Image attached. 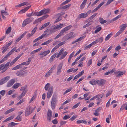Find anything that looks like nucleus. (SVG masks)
Returning a JSON list of instances; mask_svg holds the SVG:
<instances>
[{
    "label": "nucleus",
    "instance_id": "37",
    "mask_svg": "<svg viewBox=\"0 0 127 127\" xmlns=\"http://www.w3.org/2000/svg\"><path fill=\"white\" fill-rule=\"evenodd\" d=\"M14 117V116H11L9 117L8 118L6 119L5 120H4L2 122L3 123L9 121L11 120Z\"/></svg>",
    "mask_w": 127,
    "mask_h": 127
},
{
    "label": "nucleus",
    "instance_id": "15",
    "mask_svg": "<svg viewBox=\"0 0 127 127\" xmlns=\"http://www.w3.org/2000/svg\"><path fill=\"white\" fill-rule=\"evenodd\" d=\"M31 5H29L26 7H25L24 9L21 10L18 12V13L19 14H21L25 13L31 7Z\"/></svg>",
    "mask_w": 127,
    "mask_h": 127
},
{
    "label": "nucleus",
    "instance_id": "40",
    "mask_svg": "<svg viewBox=\"0 0 127 127\" xmlns=\"http://www.w3.org/2000/svg\"><path fill=\"white\" fill-rule=\"evenodd\" d=\"M46 35V33L43 34L39 36L38 38H36L37 41L42 39Z\"/></svg>",
    "mask_w": 127,
    "mask_h": 127
},
{
    "label": "nucleus",
    "instance_id": "14",
    "mask_svg": "<svg viewBox=\"0 0 127 127\" xmlns=\"http://www.w3.org/2000/svg\"><path fill=\"white\" fill-rule=\"evenodd\" d=\"M15 82V80L14 79H12L9 81L7 83V87H9L12 86Z\"/></svg>",
    "mask_w": 127,
    "mask_h": 127
},
{
    "label": "nucleus",
    "instance_id": "35",
    "mask_svg": "<svg viewBox=\"0 0 127 127\" xmlns=\"http://www.w3.org/2000/svg\"><path fill=\"white\" fill-rule=\"evenodd\" d=\"M68 52H67L65 51L62 56L59 58L60 60H62L64 58V57L67 55Z\"/></svg>",
    "mask_w": 127,
    "mask_h": 127
},
{
    "label": "nucleus",
    "instance_id": "64",
    "mask_svg": "<svg viewBox=\"0 0 127 127\" xmlns=\"http://www.w3.org/2000/svg\"><path fill=\"white\" fill-rule=\"evenodd\" d=\"M121 48V47L120 45H119L117 46L115 49V50L116 51H118Z\"/></svg>",
    "mask_w": 127,
    "mask_h": 127
},
{
    "label": "nucleus",
    "instance_id": "48",
    "mask_svg": "<svg viewBox=\"0 0 127 127\" xmlns=\"http://www.w3.org/2000/svg\"><path fill=\"white\" fill-rule=\"evenodd\" d=\"M80 103V102H79L74 105L72 108V109H74L77 108L78 106L79 105Z\"/></svg>",
    "mask_w": 127,
    "mask_h": 127
},
{
    "label": "nucleus",
    "instance_id": "8",
    "mask_svg": "<svg viewBox=\"0 0 127 127\" xmlns=\"http://www.w3.org/2000/svg\"><path fill=\"white\" fill-rule=\"evenodd\" d=\"M10 78V76H7L2 78L0 80V85H2L7 82Z\"/></svg>",
    "mask_w": 127,
    "mask_h": 127
},
{
    "label": "nucleus",
    "instance_id": "51",
    "mask_svg": "<svg viewBox=\"0 0 127 127\" xmlns=\"http://www.w3.org/2000/svg\"><path fill=\"white\" fill-rule=\"evenodd\" d=\"M35 14L34 13H33V12H32L31 13H28L26 14V16L28 17H31L32 16L34 15V14Z\"/></svg>",
    "mask_w": 127,
    "mask_h": 127
},
{
    "label": "nucleus",
    "instance_id": "22",
    "mask_svg": "<svg viewBox=\"0 0 127 127\" xmlns=\"http://www.w3.org/2000/svg\"><path fill=\"white\" fill-rule=\"evenodd\" d=\"M50 22H48L43 25L42 27L39 28V29L40 30H41L47 27L49 25H50Z\"/></svg>",
    "mask_w": 127,
    "mask_h": 127
},
{
    "label": "nucleus",
    "instance_id": "12",
    "mask_svg": "<svg viewBox=\"0 0 127 127\" xmlns=\"http://www.w3.org/2000/svg\"><path fill=\"white\" fill-rule=\"evenodd\" d=\"M74 32H71L65 35L64 37H67V40H68L69 39H71L74 38L75 36L73 35Z\"/></svg>",
    "mask_w": 127,
    "mask_h": 127
},
{
    "label": "nucleus",
    "instance_id": "55",
    "mask_svg": "<svg viewBox=\"0 0 127 127\" xmlns=\"http://www.w3.org/2000/svg\"><path fill=\"white\" fill-rule=\"evenodd\" d=\"M18 124V123H16L13 122L9 124V125H11L10 127H12L13 126H15V125Z\"/></svg>",
    "mask_w": 127,
    "mask_h": 127
},
{
    "label": "nucleus",
    "instance_id": "44",
    "mask_svg": "<svg viewBox=\"0 0 127 127\" xmlns=\"http://www.w3.org/2000/svg\"><path fill=\"white\" fill-rule=\"evenodd\" d=\"M20 68H22L21 66V64H19L16 65L15 67H14L12 68V70H16L17 69H18Z\"/></svg>",
    "mask_w": 127,
    "mask_h": 127
},
{
    "label": "nucleus",
    "instance_id": "32",
    "mask_svg": "<svg viewBox=\"0 0 127 127\" xmlns=\"http://www.w3.org/2000/svg\"><path fill=\"white\" fill-rule=\"evenodd\" d=\"M52 72V70L51 69H50L48 72L45 75V77H48L51 75Z\"/></svg>",
    "mask_w": 127,
    "mask_h": 127
},
{
    "label": "nucleus",
    "instance_id": "18",
    "mask_svg": "<svg viewBox=\"0 0 127 127\" xmlns=\"http://www.w3.org/2000/svg\"><path fill=\"white\" fill-rule=\"evenodd\" d=\"M104 1H103L100 3L96 8L94 9L93 10L92 12H94L98 10L99 9L101 6L104 3Z\"/></svg>",
    "mask_w": 127,
    "mask_h": 127
},
{
    "label": "nucleus",
    "instance_id": "11",
    "mask_svg": "<svg viewBox=\"0 0 127 127\" xmlns=\"http://www.w3.org/2000/svg\"><path fill=\"white\" fill-rule=\"evenodd\" d=\"M72 27V26L71 25L68 26L62 29L61 32L63 33V34L64 35V33H66V31L69 30Z\"/></svg>",
    "mask_w": 127,
    "mask_h": 127
},
{
    "label": "nucleus",
    "instance_id": "6",
    "mask_svg": "<svg viewBox=\"0 0 127 127\" xmlns=\"http://www.w3.org/2000/svg\"><path fill=\"white\" fill-rule=\"evenodd\" d=\"M50 52V50H49L41 52L39 54V55L40 56V59H42L44 57L46 56L48 54H49Z\"/></svg>",
    "mask_w": 127,
    "mask_h": 127
},
{
    "label": "nucleus",
    "instance_id": "56",
    "mask_svg": "<svg viewBox=\"0 0 127 127\" xmlns=\"http://www.w3.org/2000/svg\"><path fill=\"white\" fill-rule=\"evenodd\" d=\"M101 29V27H98L96 29L95 31V33H97Z\"/></svg>",
    "mask_w": 127,
    "mask_h": 127
},
{
    "label": "nucleus",
    "instance_id": "10",
    "mask_svg": "<svg viewBox=\"0 0 127 127\" xmlns=\"http://www.w3.org/2000/svg\"><path fill=\"white\" fill-rule=\"evenodd\" d=\"M63 65V63H60L57 66L56 74L57 75H59L60 74L61 70Z\"/></svg>",
    "mask_w": 127,
    "mask_h": 127
},
{
    "label": "nucleus",
    "instance_id": "16",
    "mask_svg": "<svg viewBox=\"0 0 127 127\" xmlns=\"http://www.w3.org/2000/svg\"><path fill=\"white\" fill-rule=\"evenodd\" d=\"M106 81L104 79L97 80V84L99 86H103L105 83Z\"/></svg>",
    "mask_w": 127,
    "mask_h": 127
},
{
    "label": "nucleus",
    "instance_id": "4",
    "mask_svg": "<svg viewBox=\"0 0 127 127\" xmlns=\"http://www.w3.org/2000/svg\"><path fill=\"white\" fill-rule=\"evenodd\" d=\"M16 74L19 77H25L28 75V72L27 70H20L17 71Z\"/></svg>",
    "mask_w": 127,
    "mask_h": 127
},
{
    "label": "nucleus",
    "instance_id": "31",
    "mask_svg": "<svg viewBox=\"0 0 127 127\" xmlns=\"http://www.w3.org/2000/svg\"><path fill=\"white\" fill-rule=\"evenodd\" d=\"M89 83L92 85H94L97 84V80L96 81L94 79L92 80V81H90Z\"/></svg>",
    "mask_w": 127,
    "mask_h": 127
},
{
    "label": "nucleus",
    "instance_id": "49",
    "mask_svg": "<svg viewBox=\"0 0 127 127\" xmlns=\"http://www.w3.org/2000/svg\"><path fill=\"white\" fill-rule=\"evenodd\" d=\"M98 42L100 43H101L103 40V38L102 37H101L100 38H99L97 39Z\"/></svg>",
    "mask_w": 127,
    "mask_h": 127
},
{
    "label": "nucleus",
    "instance_id": "47",
    "mask_svg": "<svg viewBox=\"0 0 127 127\" xmlns=\"http://www.w3.org/2000/svg\"><path fill=\"white\" fill-rule=\"evenodd\" d=\"M11 27H10L7 29L6 32V33L7 34H9L11 32Z\"/></svg>",
    "mask_w": 127,
    "mask_h": 127
},
{
    "label": "nucleus",
    "instance_id": "39",
    "mask_svg": "<svg viewBox=\"0 0 127 127\" xmlns=\"http://www.w3.org/2000/svg\"><path fill=\"white\" fill-rule=\"evenodd\" d=\"M99 22L101 24H104L107 21L104 20L102 18L100 17L99 18Z\"/></svg>",
    "mask_w": 127,
    "mask_h": 127
},
{
    "label": "nucleus",
    "instance_id": "38",
    "mask_svg": "<svg viewBox=\"0 0 127 127\" xmlns=\"http://www.w3.org/2000/svg\"><path fill=\"white\" fill-rule=\"evenodd\" d=\"M113 34L112 32L110 33L109 34H108L106 37L105 40L106 41L108 40L112 36Z\"/></svg>",
    "mask_w": 127,
    "mask_h": 127
},
{
    "label": "nucleus",
    "instance_id": "7",
    "mask_svg": "<svg viewBox=\"0 0 127 127\" xmlns=\"http://www.w3.org/2000/svg\"><path fill=\"white\" fill-rule=\"evenodd\" d=\"M53 86H51L47 94V97L48 98H50L53 93Z\"/></svg>",
    "mask_w": 127,
    "mask_h": 127
},
{
    "label": "nucleus",
    "instance_id": "29",
    "mask_svg": "<svg viewBox=\"0 0 127 127\" xmlns=\"http://www.w3.org/2000/svg\"><path fill=\"white\" fill-rule=\"evenodd\" d=\"M20 90L22 91V92H24V93H26L28 91L27 88L25 86L22 87L20 89Z\"/></svg>",
    "mask_w": 127,
    "mask_h": 127
},
{
    "label": "nucleus",
    "instance_id": "21",
    "mask_svg": "<svg viewBox=\"0 0 127 127\" xmlns=\"http://www.w3.org/2000/svg\"><path fill=\"white\" fill-rule=\"evenodd\" d=\"M87 16V14L82 13L79 15L78 17L79 18H85Z\"/></svg>",
    "mask_w": 127,
    "mask_h": 127
},
{
    "label": "nucleus",
    "instance_id": "62",
    "mask_svg": "<svg viewBox=\"0 0 127 127\" xmlns=\"http://www.w3.org/2000/svg\"><path fill=\"white\" fill-rule=\"evenodd\" d=\"M70 6V4H68V5H66L64 6H63L62 7V9H65L69 7Z\"/></svg>",
    "mask_w": 127,
    "mask_h": 127
},
{
    "label": "nucleus",
    "instance_id": "34",
    "mask_svg": "<svg viewBox=\"0 0 127 127\" xmlns=\"http://www.w3.org/2000/svg\"><path fill=\"white\" fill-rule=\"evenodd\" d=\"M52 41V39H49L47 41L44 42L42 43L41 45H47L49 44V43H51Z\"/></svg>",
    "mask_w": 127,
    "mask_h": 127
},
{
    "label": "nucleus",
    "instance_id": "52",
    "mask_svg": "<svg viewBox=\"0 0 127 127\" xmlns=\"http://www.w3.org/2000/svg\"><path fill=\"white\" fill-rule=\"evenodd\" d=\"M8 48H7L5 47V46L4 47H2V49L3 50L2 52V53H5L6 51H7V50Z\"/></svg>",
    "mask_w": 127,
    "mask_h": 127
},
{
    "label": "nucleus",
    "instance_id": "19",
    "mask_svg": "<svg viewBox=\"0 0 127 127\" xmlns=\"http://www.w3.org/2000/svg\"><path fill=\"white\" fill-rule=\"evenodd\" d=\"M63 24H62L55 26L54 28V29L56 31L60 29L63 27Z\"/></svg>",
    "mask_w": 127,
    "mask_h": 127
},
{
    "label": "nucleus",
    "instance_id": "63",
    "mask_svg": "<svg viewBox=\"0 0 127 127\" xmlns=\"http://www.w3.org/2000/svg\"><path fill=\"white\" fill-rule=\"evenodd\" d=\"M92 59H91L88 61L87 63L88 66H90L92 64Z\"/></svg>",
    "mask_w": 127,
    "mask_h": 127
},
{
    "label": "nucleus",
    "instance_id": "43",
    "mask_svg": "<svg viewBox=\"0 0 127 127\" xmlns=\"http://www.w3.org/2000/svg\"><path fill=\"white\" fill-rule=\"evenodd\" d=\"M51 85L49 83H48L44 87V89L45 91H47L49 87H50Z\"/></svg>",
    "mask_w": 127,
    "mask_h": 127
},
{
    "label": "nucleus",
    "instance_id": "28",
    "mask_svg": "<svg viewBox=\"0 0 127 127\" xmlns=\"http://www.w3.org/2000/svg\"><path fill=\"white\" fill-rule=\"evenodd\" d=\"M56 31L54 29V28H52L51 27L50 29L46 30V32H48L52 33L55 32Z\"/></svg>",
    "mask_w": 127,
    "mask_h": 127
},
{
    "label": "nucleus",
    "instance_id": "24",
    "mask_svg": "<svg viewBox=\"0 0 127 127\" xmlns=\"http://www.w3.org/2000/svg\"><path fill=\"white\" fill-rule=\"evenodd\" d=\"M50 10L49 9L47 8L46 9H44L41 10L42 15L46 14L48 12L50 11Z\"/></svg>",
    "mask_w": 127,
    "mask_h": 127
},
{
    "label": "nucleus",
    "instance_id": "27",
    "mask_svg": "<svg viewBox=\"0 0 127 127\" xmlns=\"http://www.w3.org/2000/svg\"><path fill=\"white\" fill-rule=\"evenodd\" d=\"M21 86V84L19 83H16L12 86V88L14 89H17Z\"/></svg>",
    "mask_w": 127,
    "mask_h": 127
},
{
    "label": "nucleus",
    "instance_id": "1",
    "mask_svg": "<svg viewBox=\"0 0 127 127\" xmlns=\"http://www.w3.org/2000/svg\"><path fill=\"white\" fill-rule=\"evenodd\" d=\"M35 108L36 107H34L33 108H32L30 105L28 106L25 110V116H27L30 115L34 110Z\"/></svg>",
    "mask_w": 127,
    "mask_h": 127
},
{
    "label": "nucleus",
    "instance_id": "57",
    "mask_svg": "<svg viewBox=\"0 0 127 127\" xmlns=\"http://www.w3.org/2000/svg\"><path fill=\"white\" fill-rule=\"evenodd\" d=\"M13 42V41H11L10 42L8 43L5 46V47L8 48V47L10 46L11 44Z\"/></svg>",
    "mask_w": 127,
    "mask_h": 127
},
{
    "label": "nucleus",
    "instance_id": "36",
    "mask_svg": "<svg viewBox=\"0 0 127 127\" xmlns=\"http://www.w3.org/2000/svg\"><path fill=\"white\" fill-rule=\"evenodd\" d=\"M64 51V49L63 48H62L61 49L60 51L58 53L56 57L57 58H59V56L63 53Z\"/></svg>",
    "mask_w": 127,
    "mask_h": 127
},
{
    "label": "nucleus",
    "instance_id": "30",
    "mask_svg": "<svg viewBox=\"0 0 127 127\" xmlns=\"http://www.w3.org/2000/svg\"><path fill=\"white\" fill-rule=\"evenodd\" d=\"M15 110V108H12L9 109V110L6 111L4 113V114L7 115L11 112Z\"/></svg>",
    "mask_w": 127,
    "mask_h": 127
},
{
    "label": "nucleus",
    "instance_id": "20",
    "mask_svg": "<svg viewBox=\"0 0 127 127\" xmlns=\"http://www.w3.org/2000/svg\"><path fill=\"white\" fill-rule=\"evenodd\" d=\"M125 73V71H119L115 72V74H118L116 75V77H119L123 75Z\"/></svg>",
    "mask_w": 127,
    "mask_h": 127
},
{
    "label": "nucleus",
    "instance_id": "26",
    "mask_svg": "<svg viewBox=\"0 0 127 127\" xmlns=\"http://www.w3.org/2000/svg\"><path fill=\"white\" fill-rule=\"evenodd\" d=\"M10 64V62H7L5 64H2L4 65V66L3 67V69H5L7 70L8 69L9 67V66Z\"/></svg>",
    "mask_w": 127,
    "mask_h": 127
},
{
    "label": "nucleus",
    "instance_id": "23",
    "mask_svg": "<svg viewBox=\"0 0 127 127\" xmlns=\"http://www.w3.org/2000/svg\"><path fill=\"white\" fill-rule=\"evenodd\" d=\"M85 37V36H84L80 37L79 38H78L76 39V40H74V41L72 42V44H74L78 41L81 40L83 39Z\"/></svg>",
    "mask_w": 127,
    "mask_h": 127
},
{
    "label": "nucleus",
    "instance_id": "61",
    "mask_svg": "<svg viewBox=\"0 0 127 127\" xmlns=\"http://www.w3.org/2000/svg\"><path fill=\"white\" fill-rule=\"evenodd\" d=\"M72 89H68L66 90V91H65L64 93V95H65L68 93L70 92L71 90Z\"/></svg>",
    "mask_w": 127,
    "mask_h": 127
},
{
    "label": "nucleus",
    "instance_id": "9",
    "mask_svg": "<svg viewBox=\"0 0 127 127\" xmlns=\"http://www.w3.org/2000/svg\"><path fill=\"white\" fill-rule=\"evenodd\" d=\"M52 114L51 111L50 109L48 110L47 113V120L49 122H50L51 120Z\"/></svg>",
    "mask_w": 127,
    "mask_h": 127
},
{
    "label": "nucleus",
    "instance_id": "46",
    "mask_svg": "<svg viewBox=\"0 0 127 127\" xmlns=\"http://www.w3.org/2000/svg\"><path fill=\"white\" fill-rule=\"evenodd\" d=\"M36 96V94H34L33 96L32 97V98L31 99L29 103H30L32 102L35 98Z\"/></svg>",
    "mask_w": 127,
    "mask_h": 127
},
{
    "label": "nucleus",
    "instance_id": "25",
    "mask_svg": "<svg viewBox=\"0 0 127 127\" xmlns=\"http://www.w3.org/2000/svg\"><path fill=\"white\" fill-rule=\"evenodd\" d=\"M26 33V32H25L23 33L16 40V43L18 42L25 36Z\"/></svg>",
    "mask_w": 127,
    "mask_h": 127
},
{
    "label": "nucleus",
    "instance_id": "5",
    "mask_svg": "<svg viewBox=\"0 0 127 127\" xmlns=\"http://www.w3.org/2000/svg\"><path fill=\"white\" fill-rule=\"evenodd\" d=\"M33 20V18L32 17H30L24 20L23 21L22 27H24L27 24L30 23Z\"/></svg>",
    "mask_w": 127,
    "mask_h": 127
},
{
    "label": "nucleus",
    "instance_id": "59",
    "mask_svg": "<svg viewBox=\"0 0 127 127\" xmlns=\"http://www.w3.org/2000/svg\"><path fill=\"white\" fill-rule=\"evenodd\" d=\"M123 31L120 29V30L116 33V35L117 36H118L122 33Z\"/></svg>",
    "mask_w": 127,
    "mask_h": 127
},
{
    "label": "nucleus",
    "instance_id": "54",
    "mask_svg": "<svg viewBox=\"0 0 127 127\" xmlns=\"http://www.w3.org/2000/svg\"><path fill=\"white\" fill-rule=\"evenodd\" d=\"M52 122L54 124H57L58 123V121L56 119H54L52 120Z\"/></svg>",
    "mask_w": 127,
    "mask_h": 127
},
{
    "label": "nucleus",
    "instance_id": "2",
    "mask_svg": "<svg viewBox=\"0 0 127 127\" xmlns=\"http://www.w3.org/2000/svg\"><path fill=\"white\" fill-rule=\"evenodd\" d=\"M57 101L58 98L57 96L56 95H53L51 99V107L52 109H55Z\"/></svg>",
    "mask_w": 127,
    "mask_h": 127
},
{
    "label": "nucleus",
    "instance_id": "41",
    "mask_svg": "<svg viewBox=\"0 0 127 127\" xmlns=\"http://www.w3.org/2000/svg\"><path fill=\"white\" fill-rule=\"evenodd\" d=\"M34 14H35V15H34L35 16H39L42 15L41 10L39 12H35L34 13Z\"/></svg>",
    "mask_w": 127,
    "mask_h": 127
},
{
    "label": "nucleus",
    "instance_id": "45",
    "mask_svg": "<svg viewBox=\"0 0 127 127\" xmlns=\"http://www.w3.org/2000/svg\"><path fill=\"white\" fill-rule=\"evenodd\" d=\"M63 35H64L63 34V33H62L61 32L55 37L54 39H56Z\"/></svg>",
    "mask_w": 127,
    "mask_h": 127
},
{
    "label": "nucleus",
    "instance_id": "17",
    "mask_svg": "<svg viewBox=\"0 0 127 127\" xmlns=\"http://www.w3.org/2000/svg\"><path fill=\"white\" fill-rule=\"evenodd\" d=\"M1 12L2 17L3 19H5L6 18V17L4 15H8L9 14L8 12H6L4 10H2L1 11Z\"/></svg>",
    "mask_w": 127,
    "mask_h": 127
},
{
    "label": "nucleus",
    "instance_id": "53",
    "mask_svg": "<svg viewBox=\"0 0 127 127\" xmlns=\"http://www.w3.org/2000/svg\"><path fill=\"white\" fill-rule=\"evenodd\" d=\"M17 60L15 58L10 63V66H11L13 65L17 61Z\"/></svg>",
    "mask_w": 127,
    "mask_h": 127
},
{
    "label": "nucleus",
    "instance_id": "60",
    "mask_svg": "<svg viewBox=\"0 0 127 127\" xmlns=\"http://www.w3.org/2000/svg\"><path fill=\"white\" fill-rule=\"evenodd\" d=\"M77 117L76 115H74L70 119L71 121H73Z\"/></svg>",
    "mask_w": 127,
    "mask_h": 127
},
{
    "label": "nucleus",
    "instance_id": "42",
    "mask_svg": "<svg viewBox=\"0 0 127 127\" xmlns=\"http://www.w3.org/2000/svg\"><path fill=\"white\" fill-rule=\"evenodd\" d=\"M97 14V13H96L93 14L92 15L90 16L88 19L87 21H90L92 19H93L95 16H96Z\"/></svg>",
    "mask_w": 127,
    "mask_h": 127
},
{
    "label": "nucleus",
    "instance_id": "13",
    "mask_svg": "<svg viewBox=\"0 0 127 127\" xmlns=\"http://www.w3.org/2000/svg\"><path fill=\"white\" fill-rule=\"evenodd\" d=\"M48 16L49 15H44V16L42 17L38 18L37 19L35 20V21L34 22H35V23H36L40 22L42 20L48 17Z\"/></svg>",
    "mask_w": 127,
    "mask_h": 127
},
{
    "label": "nucleus",
    "instance_id": "58",
    "mask_svg": "<svg viewBox=\"0 0 127 127\" xmlns=\"http://www.w3.org/2000/svg\"><path fill=\"white\" fill-rule=\"evenodd\" d=\"M37 29V27H34V28L32 30V34H34L35 32H36Z\"/></svg>",
    "mask_w": 127,
    "mask_h": 127
},
{
    "label": "nucleus",
    "instance_id": "50",
    "mask_svg": "<svg viewBox=\"0 0 127 127\" xmlns=\"http://www.w3.org/2000/svg\"><path fill=\"white\" fill-rule=\"evenodd\" d=\"M92 45V43H91L90 44L87 46H85L84 47L85 49L86 50L88 48H90Z\"/></svg>",
    "mask_w": 127,
    "mask_h": 127
},
{
    "label": "nucleus",
    "instance_id": "3",
    "mask_svg": "<svg viewBox=\"0 0 127 127\" xmlns=\"http://www.w3.org/2000/svg\"><path fill=\"white\" fill-rule=\"evenodd\" d=\"M16 49L17 47H15L9 52L0 61V64L7 60L8 59V57L12 54Z\"/></svg>",
    "mask_w": 127,
    "mask_h": 127
},
{
    "label": "nucleus",
    "instance_id": "33",
    "mask_svg": "<svg viewBox=\"0 0 127 127\" xmlns=\"http://www.w3.org/2000/svg\"><path fill=\"white\" fill-rule=\"evenodd\" d=\"M127 27V24L126 23L120 26V29L123 31L125 30V29Z\"/></svg>",
    "mask_w": 127,
    "mask_h": 127
}]
</instances>
